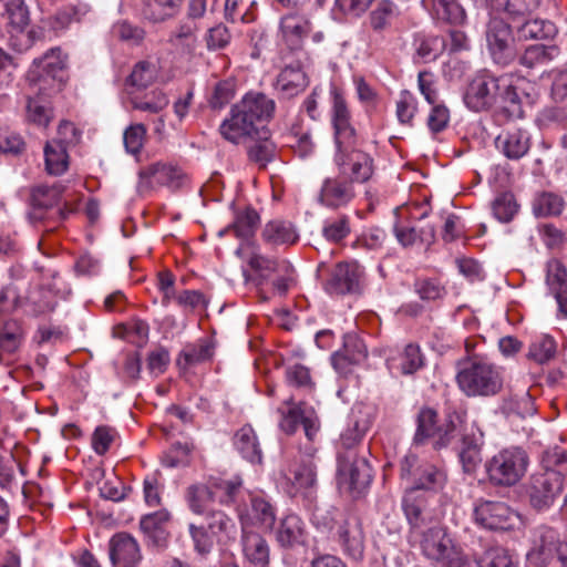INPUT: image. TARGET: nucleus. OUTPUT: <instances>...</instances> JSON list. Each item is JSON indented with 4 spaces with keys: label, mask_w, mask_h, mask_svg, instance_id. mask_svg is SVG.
Returning <instances> with one entry per match:
<instances>
[{
    "label": "nucleus",
    "mask_w": 567,
    "mask_h": 567,
    "mask_svg": "<svg viewBox=\"0 0 567 567\" xmlns=\"http://www.w3.org/2000/svg\"><path fill=\"white\" fill-rule=\"evenodd\" d=\"M241 551L246 560L257 567H267L270 547L266 538L254 530H241Z\"/></svg>",
    "instance_id": "obj_31"
},
{
    "label": "nucleus",
    "mask_w": 567,
    "mask_h": 567,
    "mask_svg": "<svg viewBox=\"0 0 567 567\" xmlns=\"http://www.w3.org/2000/svg\"><path fill=\"white\" fill-rule=\"evenodd\" d=\"M559 54L556 45L534 44L525 49L519 62L527 68L543 65L554 60Z\"/></svg>",
    "instance_id": "obj_49"
},
{
    "label": "nucleus",
    "mask_w": 567,
    "mask_h": 567,
    "mask_svg": "<svg viewBox=\"0 0 567 567\" xmlns=\"http://www.w3.org/2000/svg\"><path fill=\"white\" fill-rule=\"evenodd\" d=\"M371 481L372 470L364 456L338 454L337 485L340 493L357 498L367 491Z\"/></svg>",
    "instance_id": "obj_4"
},
{
    "label": "nucleus",
    "mask_w": 567,
    "mask_h": 567,
    "mask_svg": "<svg viewBox=\"0 0 567 567\" xmlns=\"http://www.w3.org/2000/svg\"><path fill=\"white\" fill-rule=\"evenodd\" d=\"M68 147L61 141H50L44 146L45 171L50 175H62L69 167Z\"/></svg>",
    "instance_id": "obj_42"
},
{
    "label": "nucleus",
    "mask_w": 567,
    "mask_h": 567,
    "mask_svg": "<svg viewBox=\"0 0 567 567\" xmlns=\"http://www.w3.org/2000/svg\"><path fill=\"white\" fill-rule=\"evenodd\" d=\"M564 488V476L555 470H546L530 476L526 493L533 508H549Z\"/></svg>",
    "instance_id": "obj_11"
},
{
    "label": "nucleus",
    "mask_w": 567,
    "mask_h": 567,
    "mask_svg": "<svg viewBox=\"0 0 567 567\" xmlns=\"http://www.w3.org/2000/svg\"><path fill=\"white\" fill-rule=\"evenodd\" d=\"M241 530H251L254 526L272 529L276 522V508L270 501L260 493H247L243 503L236 506Z\"/></svg>",
    "instance_id": "obj_10"
},
{
    "label": "nucleus",
    "mask_w": 567,
    "mask_h": 567,
    "mask_svg": "<svg viewBox=\"0 0 567 567\" xmlns=\"http://www.w3.org/2000/svg\"><path fill=\"white\" fill-rule=\"evenodd\" d=\"M528 463V455L523 449L508 447L486 463V472L494 485L513 486L525 475Z\"/></svg>",
    "instance_id": "obj_5"
},
{
    "label": "nucleus",
    "mask_w": 567,
    "mask_h": 567,
    "mask_svg": "<svg viewBox=\"0 0 567 567\" xmlns=\"http://www.w3.org/2000/svg\"><path fill=\"white\" fill-rule=\"evenodd\" d=\"M281 414L279 422L280 429L292 434L296 432L299 424H302L305 434L310 442H313L319 429L320 423L316 411L305 403H293L292 398L286 400L284 405L278 409Z\"/></svg>",
    "instance_id": "obj_13"
},
{
    "label": "nucleus",
    "mask_w": 567,
    "mask_h": 567,
    "mask_svg": "<svg viewBox=\"0 0 567 567\" xmlns=\"http://www.w3.org/2000/svg\"><path fill=\"white\" fill-rule=\"evenodd\" d=\"M495 145L507 158L519 159L530 147V136L527 131L514 130L498 135Z\"/></svg>",
    "instance_id": "obj_33"
},
{
    "label": "nucleus",
    "mask_w": 567,
    "mask_h": 567,
    "mask_svg": "<svg viewBox=\"0 0 567 567\" xmlns=\"http://www.w3.org/2000/svg\"><path fill=\"white\" fill-rule=\"evenodd\" d=\"M214 349L212 343L206 339H200L196 343L185 346L176 363L181 369L186 370L212 359Z\"/></svg>",
    "instance_id": "obj_40"
},
{
    "label": "nucleus",
    "mask_w": 567,
    "mask_h": 567,
    "mask_svg": "<svg viewBox=\"0 0 567 567\" xmlns=\"http://www.w3.org/2000/svg\"><path fill=\"white\" fill-rule=\"evenodd\" d=\"M433 11L441 20L451 23H461L465 19L464 9L457 3L456 0H430Z\"/></svg>",
    "instance_id": "obj_61"
},
{
    "label": "nucleus",
    "mask_w": 567,
    "mask_h": 567,
    "mask_svg": "<svg viewBox=\"0 0 567 567\" xmlns=\"http://www.w3.org/2000/svg\"><path fill=\"white\" fill-rule=\"evenodd\" d=\"M401 476L411 482L409 488H417L423 493H436L446 483V473L441 466L427 462L420 463L412 452H409L401 462Z\"/></svg>",
    "instance_id": "obj_7"
},
{
    "label": "nucleus",
    "mask_w": 567,
    "mask_h": 567,
    "mask_svg": "<svg viewBox=\"0 0 567 567\" xmlns=\"http://www.w3.org/2000/svg\"><path fill=\"white\" fill-rule=\"evenodd\" d=\"M364 269L358 261H343L336 265L326 282V290L331 295L352 293L360 290Z\"/></svg>",
    "instance_id": "obj_19"
},
{
    "label": "nucleus",
    "mask_w": 567,
    "mask_h": 567,
    "mask_svg": "<svg viewBox=\"0 0 567 567\" xmlns=\"http://www.w3.org/2000/svg\"><path fill=\"white\" fill-rule=\"evenodd\" d=\"M367 347L361 338L357 334L348 333L343 339V351L336 354L334 359L342 358L351 364L362 362L367 358Z\"/></svg>",
    "instance_id": "obj_57"
},
{
    "label": "nucleus",
    "mask_w": 567,
    "mask_h": 567,
    "mask_svg": "<svg viewBox=\"0 0 567 567\" xmlns=\"http://www.w3.org/2000/svg\"><path fill=\"white\" fill-rule=\"evenodd\" d=\"M564 199L551 192H543L533 200V212L537 217L558 216L564 209Z\"/></svg>",
    "instance_id": "obj_51"
},
{
    "label": "nucleus",
    "mask_w": 567,
    "mask_h": 567,
    "mask_svg": "<svg viewBox=\"0 0 567 567\" xmlns=\"http://www.w3.org/2000/svg\"><path fill=\"white\" fill-rule=\"evenodd\" d=\"M556 32L553 22L540 19L527 20L518 28V34L524 39H548L553 38Z\"/></svg>",
    "instance_id": "obj_56"
},
{
    "label": "nucleus",
    "mask_w": 567,
    "mask_h": 567,
    "mask_svg": "<svg viewBox=\"0 0 567 567\" xmlns=\"http://www.w3.org/2000/svg\"><path fill=\"white\" fill-rule=\"evenodd\" d=\"M354 197V185L339 174L322 181L317 200L324 207L338 209L348 206Z\"/></svg>",
    "instance_id": "obj_22"
},
{
    "label": "nucleus",
    "mask_w": 567,
    "mask_h": 567,
    "mask_svg": "<svg viewBox=\"0 0 567 567\" xmlns=\"http://www.w3.org/2000/svg\"><path fill=\"white\" fill-rule=\"evenodd\" d=\"M336 540L342 553L354 561L364 557L365 535L361 520L353 515L346 517L337 527Z\"/></svg>",
    "instance_id": "obj_18"
},
{
    "label": "nucleus",
    "mask_w": 567,
    "mask_h": 567,
    "mask_svg": "<svg viewBox=\"0 0 567 567\" xmlns=\"http://www.w3.org/2000/svg\"><path fill=\"white\" fill-rule=\"evenodd\" d=\"M234 445L246 461L252 464L261 463L262 451L257 434L250 425H244L235 433Z\"/></svg>",
    "instance_id": "obj_35"
},
{
    "label": "nucleus",
    "mask_w": 567,
    "mask_h": 567,
    "mask_svg": "<svg viewBox=\"0 0 567 567\" xmlns=\"http://www.w3.org/2000/svg\"><path fill=\"white\" fill-rule=\"evenodd\" d=\"M188 182L187 173L178 165L157 162L140 171L137 190L142 195L163 186L176 190L185 187Z\"/></svg>",
    "instance_id": "obj_8"
},
{
    "label": "nucleus",
    "mask_w": 567,
    "mask_h": 567,
    "mask_svg": "<svg viewBox=\"0 0 567 567\" xmlns=\"http://www.w3.org/2000/svg\"><path fill=\"white\" fill-rule=\"evenodd\" d=\"M545 284L557 302V317L567 319V268L560 260L551 258L546 262Z\"/></svg>",
    "instance_id": "obj_24"
},
{
    "label": "nucleus",
    "mask_w": 567,
    "mask_h": 567,
    "mask_svg": "<svg viewBox=\"0 0 567 567\" xmlns=\"http://www.w3.org/2000/svg\"><path fill=\"white\" fill-rule=\"evenodd\" d=\"M463 100L465 105L474 112L485 111L497 105L498 78L488 73L477 74L468 84Z\"/></svg>",
    "instance_id": "obj_16"
},
{
    "label": "nucleus",
    "mask_w": 567,
    "mask_h": 567,
    "mask_svg": "<svg viewBox=\"0 0 567 567\" xmlns=\"http://www.w3.org/2000/svg\"><path fill=\"white\" fill-rule=\"evenodd\" d=\"M274 533L277 544L286 549L305 545L307 538L305 522L293 513L280 518Z\"/></svg>",
    "instance_id": "obj_28"
},
{
    "label": "nucleus",
    "mask_w": 567,
    "mask_h": 567,
    "mask_svg": "<svg viewBox=\"0 0 567 567\" xmlns=\"http://www.w3.org/2000/svg\"><path fill=\"white\" fill-rule=\"evenodd\" d=\"M53 118V111L50 102L43 94L30 96L25 105V120L40 127L45 128Z\"/></svg>",
    "instance_id": "obj_39"
},
{
    "label": "nucleus",
    "mask_w": 567,
    "mask_h": 567,
    "mask_svg": "<svg viewBox=\"0 0 567 567\" xmlns=\"http://www.w3.org/2000/svg\"><path fill=\"white\" fill-rule=\"evenodd\" d=\"M3 17L8 21L9 44L17 52L29 50L42 37L41 29L29 28V9L23 0H7Z\"/></svg>",
    "instance_id": "obj_6"
},
{
    "label": "nucleus",
    "mask_w": 567,
    "mask_h": 567,
    "mask_svg": "<svg viewBox=\"0 0 567 567\" xmlns=\"http://www.w3.org/2000/svg\"><path fill=\"white\" fill-rule=\"evenodd\" d=\"M169 522L171 513L163 508L157 512L144 515L141 518L140 527L148 538L158 544L165 539Z\"/></svg>",
    "instance_id": "obj_38"
},
{
    "label": "nucleus",
    "mask_w": 567,
    "mask_h": 567,
    "mask_svg": "<svg viewBox=\"0 0 567 567\" xmlns=\"http://www.w3.org/2000/svg\"><path fill=\"white\" fill-rule=\"evenodd\" d=\"M402 508L411 526V535L423 529L432 518L425 494L417 488L406 489L402 499Z\"/></svg>",
    "instance_id": "obj_27"
},
{
    "label": "nucleus",
    "mask_w": 567,
    "mask_h": 567,
    "mask_svg": "<svg viewBox=\"0 0 567 567\" xmlns=\"http://www.w3.org/2000/svg\"><path fill=\"white\" fill-rule=\"evenodd\" d=\"M248 265L262 279H270L272 275L290 268V264L286 260L270 259L257 252L249 257Z\"/></svg>",
    "instance_id": "obj_54"
},
{
    "label": "nucleus",
    "mask_w": 567,
    "mask_h": 567,
    "mask_svg": "<svg viewBox=\"0 0 567 567\" xmlns=\"http://www.w3.org/2000/svg\"><path fill=\"white\" fill-rule=\"evenodd\" d=\"M371 426L369 419L352 417L348 427L341 433L337 445V455L343 454L346 457L358 453V446Z\"/></svg>",
    "instance_id": "obj_34"
},
{
    "label": "nucleus",
    "mask_w": 567,
    "mask_h": 567,
    "mask_svg": "<svg viewBox=\"0 0 567 567\" xmlns=\"http://www.w3.org/2000/svg\"><path fill=\"white\" fill-rule=\"evenodd\" d=\"M130 103L134 110L156 114L166 109L169 100L164 92L153 91L144 97H131Z\"/></svg>",
    "instance_id": "obj_58"
},
{
    "label": "nucleus",
    "mask_w": 567,
    "mask_h": 567,
    "mask_svg": "<svg viewBox=\"0 0 567 567\" xmlns=\"http://www.w3.org/2000/svg\"><path fill=\"white\" fill-rule=\"evenodd\" d=\"M456 383L466 396H493L504 384L501 367L483 358H472L457 365Z\"/></svg>",
    "instance_id": "obj_2"
},
{
    "label": "nucleus",
    "mask_w": 567,
    "mask_h": 567,
    "mask_svg": "<svg viewBox=\"0 0 567 567\" xmlns=\"http://www.w3.org/2000/svg\"><path fill=\"white\" fill-rule=\"evenodd\" d=\"M183 0H143L142 13L152 22H163L176 16Z\"/></svg>",
    "instance_id": "obj_43"
},
{
    "label": "nucleus",
    "mask_w": 567,
    "mask_h": 567,
    "mask_svg": "<svg viewBox=\"0 0 567 567\" xmlns=\"http://www.w3.org/2000/svg\"><path fill=\"white\" fill-rule=\"evenodd\" d=\"M56 301L50 290L38 289L32 290L27 300L22 303L25 315L39 317L54 310Z\"/></svg>",
    "instance_id": "obj_48"
},
{
    "label": "nucleus",
    "mask_w": 567,
    "mask_h": 567,
    "mask_svg": "<svg viewBox=\"0 0 567 567\" xmlns=\"http://www.w3.org/2000/svg\"><path fill=\"white\" fill-rule=\"evenodd\" d=\"M255 0H225V18L236 23H249L256 19Z\"/></svg>",
    "instance_id": "obj_50"
},
{
    "label": "nucleus",
    "mask_w": 567,
    "mask_h": 567,
    "mask_svg": "<svg viewBox=\"0 0 567 567\" xmlns=\"http://www.w3.org/2000/svg\"><path fill=\"white\" fill-rule=\"evenodd\" d=\"M350 218L347 215H340L324 220L322 235L329 241L339 243L350 234Z\"/></svg>",
    "instance_id": "obj_62"
},
{
    "label": "nucleus",
    "mask_w": 567,
    "mask_h": 567,
    "mask_svg": "<svg viewBox=\"0 0 567 567\" xmlns=\"http://www.w3.org/2000/svg\"><path fill=\"white\" fill-rule=\"evenodd\" d=\"M262 239L270 246L292 245L298 240V234L291 223L271 220L262 229Z\"/></svg>",
    "instance_id": "obj_37"
},
{
    "label": "nucleus",
    "mask_w": 567,
    "mask_h": 567,
    "mask_svg": "<svg viewBox=\"0 0 567 567\" xmlns=\"http://www.w3.org/2000/svg\"><path fill=\"white\" fill-rule=\"evenodd\" d=\"M197 24L194 20H187L178 24L172 32L169 42L183 54H193L197 48Z\"/></svg>",
    "instance_id": "obj_44"
},
{
    "label": "nucleus",
    "mask_w": 567,
    "mask_h": 567,
    "mask_svg": "<svg viewBox=\"0 0 567 567\" xmlns=\"http://www.w3.org/2000/svg\"><path fill=\"white\" fill-rule=\"evenodd\" d=\"M257 131L258 128L246 114L243 113L237 103L233 105L229 116L226 117L219 126L221 136L234 144H238L244 138L252 136Z\"/></svg>",
    "instance_id": "obj_29"
},
{
    "label": "nucleus",
    "mask_w": 567,
    "mask_h": 567,
    "mask_svg": "<svg viewBox=\"0 0 567 567\" xmlns=\"http://www.w3.org/2000/svg\"><path fill=\"white\" fill-rule=\"evenodd\" d=\"M25 329L21 321H0V364L9 367L18 360L25 340Z\"/></svg>",
    "instance_id": "obj_23"
},
{
    "label": "nucleus",
    "mask_w": 567,
    "mask_h": 567,
    "mask_svg": "<svg viewBox=\"0 0 567 567\" xmlns=\"http://www.w3.org/2000/svg\"><path fill=\"white\" fill-rule=\"evenodd\" d=\"M399 16L398 6L390 0H381L370 13V24L374 31H382L391 25Z\"/></svg>",
    "instance_id": "obj_55"
},
{
    "label": "nucleus",
    "mask_w": 567,
    "mask_h": 567,
    "mask_svg": "<svg viewBox=\"0 0 567 567\" xmlns=\"http://www.w3.org/2000/svg\"><path fill=\"white\" fill-rule=\"evenodd\" d=\"M556 341L549 336H539L529 346L528 357L537 363H546L555 357Z\"/></svg>",
    "instance_id": "obj_60"
},
{
    "label": "nucleus",
    "mask_w": 567,
    "mask_h": 567,
    "mask_svg": "<svg viewBox=\"0 0 567 567\" xmlns=\"http://www.w3.org/2000/svg\"><path fill=\"white\" fill-rule=\"evenodd\" d=\"M110 559L117 567H137L142 560L137 540L126 533H117L110 540Z\"/></svg>",
    "instance_id": "obj_26"
},
{
    "label": "nucleus",
    "mask_w": 567,
    "mask_h": 567,
    "mask_svg": "<svg viewBox=\"0 0 567 567\" xmlns=\"http://www.w3.org/2000/svg\"><path fill=\"white\" fill-rule=\"evenodd\" d=\"M436 412L432 409H422L417 417V430L415 433V443H422L425 439H432L434 449H442L450 444L456 435L457 425L455 420L458 416H449L445 424L436 425Z\"/></svg>",
    "instance_id": "obj_15"
},
{
    "label": "nucleus",
    "mask_w": 567,
    "mask_h": 567,
    "mask_svg": "<svg viewBox=\"0 0 567 567\" xmlns=\"http://www.w3.org/2000/svg\"><path fill=\"white\" fill-rule=\"evenodd\" d=\"M65 63L61 49L53 48L33 61L28 73L29 80L33 83L60 84L64 79Z\"/></svg>",
    "instance_id": "obj_21"
},
{
    "label": "nucleus",
    "mask_w": 567,
    "mask_h": 567,
    "mask_svg": "<svg viewBox=\"0 0 567 567\" xmlns=\"http://www.w3.org/2000/svg\"><path fill=\"white\" fill-rule=\"evenodd\" d=\"M316 450L310 447L307 452L299 456L285 472V478L289 484L288 493L296 495L297 493L311 488L317 482V465L315 462Z\"/></svg>",
    "instance_id": "obj_20"
},
{
    "label": "nucleus",
    "mask_w": 567,
    "mask_h": 567,
    "mask_svg": "<svg viewBox=\"0 0 567 567\" xmlns=\"http://www.w3.org/2000/svg\"><path fill=\"white\" fill-rule=\"evenodd\" d=\"M560 567H567V543L559 538V534L550 527H539L534 535L533 546L527 554L529 564L544 567L554 558Z\"/></svg>",
    "instance_id": "obj_9"
},
{
    "label": "nucleus",
    "mask_w": 567,
    "mask_h": 567,
    "mask_svg": "<svg viewBox=\"0 0 567 567\" xmlns=\"http://www.w3.org/2000/svg\"><path fill=\"white\" fill-rule=\"evenodd\" d=\"M237 105L257 128L272 117L276 107L274 100L256 92L245 94Z\"/></svg>",
    "instance_id": "obj_30"
},
{
    "label": "nucleus",
    "mask_w": 567,
    "mask_h": 567,
    "mask_svg": "<svg viewBox=\"0 0 567 567\" xmlns=\"http://www.w3.org/2000/svg\"><path fill=\"white\" fill-rule=\"evenodd\" d=\"M306 85V73L299 66H286L277 78V90L287 96L298 94Z\"/></svg>",
    "instance_id": "obj_46"
},
{
    "label": "nucleus",
    "mask_w": 567,
    "mask_h": 567,
    "mask_svg": "<svg viewBox=\"0 0 567 567\" xmlns=\"http://www.w3.org/2000/svg\"><path fill=\"white\" fill-rule=\"evenodd\" d=\"M473 518L476 525L489 530H507L520 523L519 515L503 502H475Z\"/></svg>",
    "instance_id": "obj_12"
},
{
    "label": "nucleus",
    "mask_w": 567,
    "mask_h": 567,
    "mask_svg": "<svg viewBox=\"0 0 567 567\" xmlns=\"http://www.w3.org/2000/svg\"><path fill=\"white\" fill-rule=\"evenodd\" d=\"M523 80L513 74L498 76V103L497 105L512 113L519 111L520 93L518 83Z\"/></svg>",
    "instance_id": "obj_36"
},
{
    "label": "nucleus",
    "mask_w": 567,
    "mask_h": 567,
    "mask_svg": "<svg viewBox=\"0 0 567 567\" xmlns=\"http://www.w3.org/2000/svg\"><path fill=\"white\" fill-rule=\"evenodd\" d=\"M392 373L411 375L424 367V355L415 343L406 344L398 354L386 360Z\"/></svg>",
    "instance_id": "obj_32"
},
{
    "label": "nucleus",
    "mask_w": 567,
    "mask_h": 567,
    "mask_svg": "<svg viewBox=\"0 0 567 567\" xmlns=\"http://www.w3.org/2000/svg\"><path fill=\"white\" fill-rule=\"evenodd\" d=\"M311 30V22L303 13L289 12L280 19V40L289 50L301 49Z\"/></svg>",
    "instance_id": "obj_25"
},
{
    "label": "nucleus",
    "mask_w": 567,
    "mask_h": 567,
    "mask_svg": "<svg viewBox=\"0 0 567 567\" xmlns=\"http://www.w3.org/2000/svg\"><path fill=\"white\" fill-rule=\"evenodd\" d=\"M331 94V125L336 146L333 163L339 174L353 185L367 183L373 176L374 161L358 146V136L344 96L336 89Z\"/></svg>",
    "instance_id": "obj_1"
},
{
    "label": "nucleus",
    "mask_w": 567,
    "mask_h": 567,
    "mask_svg": "<svg viewBox=\"0 0 567 567\" xmlns=\"http://www.w3.org/2000/svg\"><path fill=\"white\" fill-rule=\"evenodd\" d=\"M202 525L189 524V534L197 553L204 555L212 550L214 542L226 544L234 540L237 534L236 523L223 511H209Z\"/></svg>",
    "instance_id": "obj_3"
},
{
    "label": "nucleus",
    "mask_w": 567,
    "mask_h": 567,
    "mask_svg": "<svg viewBox=\"0 0 567 567\" xmlns=\"http://www.w3.org/2000/svg\"><path fill=\"white\" fill-rule=\"evenodd\" d=\"M243 482L239 477L221 481L216 485L214 495H216L221 504L235 505L243 503L247 496V491L243 489Z\"/></svg>",
    "instance_id": "obj_52"
},
{
    "label": "nucleus",
    "mask_w": 567,
    "mask_h": 567,
    "mask_svg": "<svg viewBox=\"0 0 567 567\" xmlns=\"http://www.w3.org/2000/svg\"><path fill=\"white\" fill-rule=\"evenodd\" d=\"M413 47L416 56L423 62L434 61L446 48L445 40L436 35L417 33Z\"/></svg>",
    "instance_id": "obj_45"
},
{
    "label": "nucleus",
    "mask_w": 567,
    "mask_h": 567,
    "mask_svg": "<svg viewBox=\"0 0 567 567\" xmlns=\"http://www.w3.org/2000/svg\"><path fill=\"white\" fill-rule=\"evenodd\" d=\"M159 68L157 62L143 60L137 62L126 79V85L137 91L145 90L158 78Z\"/></svg>",
    "instance_id": "obj_41"
},
{
    "label": "nucleus",
    "mask_w": 567,
    "mask_h": 567,
    "mask_svg": "<svg viewBox=\"0 0 567 567\" xmlns=\"http://www.w3.org/2000/svg\"><path fill=\"white\" fill-rule=\"evenodd\" d=\"M411 537L419 542L422 554L430 560L444 564L460 548L444 527L431 526Z\"/></svg>",
    "instance_id": "obj_14"
},
{
    "label": "nucleus",
    "mask_w": 567,
    "mask_h": 567,
    "mask_svg": "<svg viewBox=\"0 0 567 567\" xmlns=\"http://www.w3.org/2000/svg\"><path fill=\"white\" fill-rule=\"evenodd\" d=\"M487 47L495 63L506 65L515 56L511 27L502 19L493 18L486 31Z\"/></svg>",
    "instance_id": "obj_17"
},
{
    "label": "nucleus",
    "mask_w": 567,
    "mask_h": 567,
    "mask_svg": "<svg viewBox=\"0 0 567 567\" xmlns=\"http://www.w3.org/2000/svg\"><path fill=\"white\" fill-rule=\"evenodd\" d=\"M258 221L257 212L252 208H246L236 215L231 228L238 238L247 239L252 236Z\"/></svg>",
    "instance_id": "obj_64"
},
{
    "label": "nucleus",
    "mask_w": 567,
    "mask_h": 567,
    "mask_svg": "<svg viewBox=\"0 0 567 567\" xmlns=\"http://www.w3.org/2000/svg\"><path fill=\"white\" fill-rule=\"evenodd\" d=\"M492 210L496 219L508 223L518 210V205L512 193L505 192L495 197L492 203Z\"/></svg>",
    "instance_id": "obj_63"
},
{
    "label": "nucleus",
    "mask_w": 567,
    "mask_h": 567,
    "mask_svg": "<svg viewBox=\"0 0 567 567\" xmlns=\"http://www.w3.org/2000/svg\"><path fill=\"white\" fill-rule=\"evenodd\" d=\"M214 498V492L204 484H194L186 491V501L189 509L196 515H205Z\"/></svg>",
    "instance_id": "obj_53"
},
{
    "label": "nucleus",
    "mask_w": 567,
    "mask_h": 567,
    "mask_svg": "<svg viewBox=\"0 0 567 567\" xmlns=\"http://www.w3.org/2000/svg\"><path fill=\"white\" fill-rule=\"evenodd\" d=\"M417 113V100L410 91H402L395 104V115L400 124L412 126Z\"/></svg>",
    "instance_id": "obj_59"
},
{
    "label": "nucleus",
    "mask_w": 567,
    "mask_h": 567,
    "mask_svg": "<svg viewBox=\"0 0 567 567\" xmlns=\"http://www.w3.org/2000/svg\"><path fill=\"white\" fill-rule=\"evenodd\" d=\"M394 234L398 241L404 247L412 246L417 241L430 246L435 238V229L433 226L417 229L412 226L396 224L394 226Z\"/></svg>",
    "instance_id": "obj_47"
}]
</instances>
